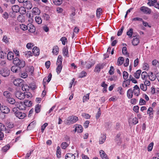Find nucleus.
<instances>
[{
	"instance_id": "obj_1",
	"label": "nucleus",
	"mask_w": 159,
	"mask_h": 159,
	"mask_svg": "<svg viewBox=\"0 0 159 159\" xmlns=\"http://www.w3.org/2000/svg\"><path fill=\"white\" fill-rule=\"evenodd\" d=\"M13 62V64L20 68H23L25 66V62L23 60L20 59L18 57L14 58Z\"/></svg>"
},
{
	"instance_id": "obj_2",
	"label": "nucleus",
	"mask_w": 159,
	"mask_h": 159,
	"mask_svg": "<svg viewBox=\"0 0 159 159\" xmlns=\"http://www.w3.org/2000/svg\"><path fill=\"white\" fill-rule=\"evenodd\" d=\"M78 120V117L75 116H71L67 117L65 121V123L67 125H70L75 123Z\"/></svg>"
},
{
	"instance_id": "obj_3",
	"label": "nucleus",
	"mask_w": 159,
	"mask_h": 159,
	"mask_svg": "<svg viewBox=\"0 0 159 159\" xmlns=\"http://www.w3.org/2000/svg\"><path fill=\"white\" fill-rule=\"evenodd\" d=\"M13 111L16 116L20 119H22L25 117L26 114L24 113L17 110V108L14 107L13 109Z\"/></svg>"
},
{
	"instance_id": "obj_4",
	"label": "nucleus",
	"mask_w": 159,
	"mask_h": 159,
	"mask_svg": "<svg viewBox=\"0 0 159 159\" xmlns=\"http://www.w3.org/2000/svg\"><path fill=\"white\" fill-rule=\"evenodd\" d=\"M16 97L20 100H22L25 98V94L20 91L16 90L15 92Z\"/></svg>"
},
{
	"instance_id": "obj_5",
	"label": "nucleus",
	"mask_w": 159,
	"mask_h": 159,
	"mask_svg": "<svg viewBox=\"0 0 159 159\" xmlns=\"http://www.w3.org/2000/svg\"><path fill=\"white\" fill-rule=\"evenodd\" d=\"M140 10L143 13L146 14H150L151 12V10L148 7L142 6L140 8Z\"/></svg>"
},
{
	"instance_id": "obj_6",
	"label": "nucleus",
	"mask_w": 159,
	"mask_h": 159,
	"mask_svg": "<svg viewBox=\"0 0 159 159\" xmlns=\"http://www.w3.org/2000/svg\"><path fill=\"white\" fill-rule=\"evenodd\" d=\"M15 105L16 107V108H17L21 110H25V109L26 106L25 101L24 102H16V103Z\"/></svg>"
},
{
	"instance_id": "obj_7",
	"label": "nucleus",
	"mask_w": 159,
	"mask_h": 159,
	"mask_svg": "<svg viewBox=\"0 0 159 159\" xmlns=\"http://www.w3.org/2000/svg\"><path fill=\"white\" fill-rule=\"evenodd\" d=\"M0 74L4 77L8 76L10 75V71L8 69H2L0 71Z\"/></svg>"
},
{
	"instance_id": "obj_8",
	"label": "nucleus",
	"mask_w": 159,
	"mask_h": 159,
	"mask_svg": "<svg viewBox=\"0 0 159 159\" xmlns=\"http://www.w3.org/2000/svg\"><path fill=\"white\" fill-rule=\"evenodd\" d=\"M23 5L25 8L28 10L31 9L32 7V3L30 1L28 0L25 1Z\"/></svg>"
},
{
	"instance_id": "obj_9",
	"label": "nucleus",
	"mask_w": 159,
	"mask_h": 159,
	"mask_svg": "<svg viewBox=\"0 0 159 159\" xmlns=\"http://www.w3.org/2000/svg\"><path fill=\"white\" fill-rule=\"evenodd\" d=\"M23 80L20 79H17L15 80L13 83L14 85L17 86H20L22 85V82Z\"/></svg>"
},
{
	"instance_id": "obj_10",
	"label": "nucleus",
	"mask_w": 159,
	"mask_h": 159,
	"mask_svg": "<svg viewBox=\"0 0 159 159\" xmlns=\"http://www.w3.org/2000/svg\"><path fill=\"white\" fill-rule=\"evenodd\" d=\"M10 130L7 129L4 125L0 122V131H5L6 133H9L10 132Z\"/></svg>"
},
{
	"instance_id": "obj_11",
	"label": "nucleus",
	"mask_w": 159,
	"mask_h": 159,
	"mask_svg": "<svg viewBox=\"0 0 159 159\" xmlns=\"http://www.w3.org/2000/svg\"><path fill=\"white\" fill-rule=\"evenodd\" d=\"M0 109L1 112L3 113H8L10 112V109L7 106H1Z\"/></svg>"
},
{
	"instance_id": "obj_12",
	"label": "nucleus",
	"mask_w": 159,
	"mask_h": 159,
	"mask_svg": "<svg viewBox=\"0 0 159 159\" xmlns=\"http://www.w3.org/2000/svg\"><path fill=\"white\" fill-rule=\"evenodd\" d=\"M134 88L133 91V93L137 96H139L140 93V89L139 87L136 85Z\"/></svg>"
},
{
	"instance_id": "obj_13",
	"label": "nucleus",
	"mask_w": 159,
	"mask_h": 159,
	"mask_svg": "<svg viewBox=\"0 0 159 159\" xmlns=\"http://www.w3.org/2000/svg\"><path fill=\"white\" fill-rule=\"evenodd\" d=\"M132 41V43L133 45L137 46L139 43V36H135Z\"/></svg>"
},
{
	"instance_id": "obj_14",
	"label": "nucleus",
	"mask_w": 159,
	"mask_h": 159,
	"mask_svg": "<svg viewBox=\"0 0 159 159\" xmlns=\"http://www.w3.org/2000/svg\"><path fill=\"white\" fill-rule=\"evenodd\" d=\"M27 29L30 32L33 33L35 32V27L32 24H28L27 25Z\"/></svg>"
},
{
	"instance_id": "obj_15",
	"label": "nucleus",
	"mask_w": 159,
	"mask_h": 159,
	"mask_svg": "<svg viewBox=\"0 0 159 159\" xmlns=\"http://www.w3.org/2000/svg\"><path fill=\"white\" fill-rule=\"evenodd\" d=\"M103 67V65L102 64H99L96 65L95 67L94 71L95 72H99L100 70Z\"/></svg>"
},
{
	"instance_id": "obj_16",
	"label": "nucleus",
	"mask_w": 159,
	"mask_h": 159,
	"mask_svg": "<svg viewBox=\"0 0 159 159\" xmlns=\"http://www.w3.org/2000/svg\"><path fill=\"white\" fill-rule=\"evenodd\" d=\"M20 68L17 66L15 65L11 67V70L13 72L17 73L20 71Z\"/></svg>"
},
{
	"instance_id": "obj_17",
	"label": "nucleus",
	"mask_w": 159,
	"mask_h": 159,
	"mask_svg": "<svg viewBox=\"0 0 159 159\" xmlns=\"http://www.w3.org/2000/svg\"><path fill=\"white\" fill-rule=\"evenodd\" d=\"M32 11L33 14L34 15H39L40 13V10L36 7L33 8L32 9Z\"/></svg>"
},
{
	"instance_id": "obj_18",
	"label": "nucleus",
	"mask_w": 159,
	"mask_h": 159,
	"mask_svg": "<svg viewBox=\"0 0 159 159\" xmlns=\"http://www.w3.org/2000/svg\"><path fill=\"white\" fill-rule=\"evenodd\" d=\"M33 53L35 56H38L39 54V50L37 47H34L32 50Z\"/></svg>"
},
{
	"instance_id": "obj_19",
	"label": "nucleus",
	"mask_w": 159,
	"mask_h": 159,
	"mask_svg": "<svg viewBox=\"0 0 159 159\" xmlns=\"http://www.w3.org/2000/svg\"><path fill=\"white\" fill-rule=\"evenodd\" d=\"M62 54L63 56L65 58L69 57L68 50L67 48L64 47L62 49Z\"/></svg>"
},
{
	"instance_id": "obj_20",
	"label": "nucleus",
	"mask_w": 159,
	"mask_h": 159,
	"mask_svg": "<svg viewBox=\"0 0 159 159\" xmlns=\"http://www.w3.org/2000/svg\"><path fill=\"white\" fill-rule=\"evenodd\" d=\"M59 48L57 46H54L52 48V52L53 54L57 55L59 52Z\"/></svg>"
},
{
	"instance_id": "obj_21",
	"label": "nucleus",
	"mask_w": 159,
	"mask_h": 159,
	"mask_svg": "<svg viewBox=\"0 0 159 159\" xmlns=\"http://www.w3.org/2000/svg\"><path fill=\"white\" fill-rule=\"evenodd\" d=\"M99 153L102 159H109L107 154L103 150H101L99 152Z\"/></svg>"
},
{
	"instance_id": "obj_22",
	"label": "nucleus",
	"mask_w": 159,
	"mask_h": 159,
	"mask_svg": "<svg viewBox=\"0 0 159 159\" xmlns=\"http://www.w3.org/2000/svg\"><path fill=\"white\" fill-rule=\"evenodd\" d=\"M106 139V136L105 134L101 135L99 139V143L100 144L103 143Z\"/></svg>"
},
{
	"instance_id": "obj_23",
	"label": "nucleus",
	"mask_w": 159,
	"mask_h": 159,
	"mask_svg": "<svg viewBox=\"0 0 159 159\" xmlns=\"http://www.w3.org/2000/svg\"><path fill=\"white\" fill-rule=\"evenodd\" d=\"M66 159H75V156L71 153H67L65 156Z\"/></svg>"
},
{
	"instance_id": "obj_24",
	"label": "nucleus",
	"mask_w": 159,
	"mask_h": 159,
	"mask_svg": "<svg viewBox=\"0 0 159 159\" xmlns=\"http://www.w3.org/2000/svg\"><path fill=\"white\" fill-rule=\"evenodd\" d=\"M14 53L11 52H9L7 54V58L9 60H14Z\"/></svg>"
},
{
	"instance_id": "obj_25",
	"label": "nucleus",
	"mask_w": 159,
	"mask_h": 159,
	"mask_svg": "<svg viewBox=\"0 0 159 159\" xmlns=\"http://www.w3.org/2000/svg\"><path fill=\"white\" fill-rule=\"evenodd\" d=\"M153 108L152 107H150L148 108L147 111V113L149 115V117L151 118H152L153 117Z\"/></svg>"
},
{
	"instance_id": "obj_26",
	"label": "nucleus",
	"mask_w": 159,
	"mask_h": 159,
	"mask_svg": "<svg viewBox=\"0 0 159 159\" xmlns=\"http://www.w3.org/2000/svg\"><path fill=\"white\" fill-rule=\"evenodd\" d=\"M25 57L29 58L33 56V53L30 51H26L23 52Z\"/></svg>"
},
{
	"instance_id": "obj_27",
	"label": "nucleus",
	"mask_w": 159,
	"mask_h": 159,
	"mask_svg": "<svg viewBox=\"0 0 159 159\" xmlns=\"http://www.w3.org/2000/svg\"><path fill=\"white\" fill-rule=\"evenodd\" d=\"M3 95L5 97L7 98V99L12 97L11 93L9 91H6L3 93Z\"/></svg>"
},
{
	"instance_id": "obj_28",
	"label": "nucleus",
	"mask_w": 159,
	"mask_h": 159,
	"mask_svg": "<svg viewBox=\"0 0 159 159\" xmlns=\"http://www.w3.org/2000/svg\"><path fill=\"white\" fill-rule=\"evenodd\" d=\"M148 76V73L145 71L142 72L141 74V78L143 80H146Z\"/></svg>"
},
{
	"instance_id": "obj_29",
	"label": "nucleus",
	"mask_w": 159,
	"mask_h": 159,
	"mask_svg": "<svg viewBox=\"0 0 159 159\" xmlns=\"http://www.w3.org/2000/svg\"><path fill=\"white\" fill-rule=\"evenodd\" d=\"M133 91L131 89H129L127 92V96L129 98H131L133 97Z\"/></svg>"
},
{
	"instance_id": "obj_30",
	"label": "nucleus",
	"mask_w": 159,
	"mask_h": 159,
	"mask_svg": "<svg viewBox=\"0 0 159 159\" xmlns=\"http://www.w3.org/2000/svg\"><path fill=\"white\" fill-rule=\"evenodd\" d=\"M19 7L17 5H14L12 7V9L13 12H19Z\"/></svg>"
},
{
	"instance_id": "obj_31",
	"label": "nucleus",
	"mask_w": 159,
	"mask_h": 159,
	"mask_svg": "<svg viewBox=\"0 0 159 159\" xmlns=\"http://www.w3.org/2000/svg\"><path fill=\"white\" fill-rule=\"evenodd\" d=\"M62 58L61 55H59L57 61V65H62Z\"/></svg>"
},
{
	"instance_id": "obj_32",
	"label": "nucleus",
	"mask_w": 159,
	"mask_h": 159,
	"mask_svg": "<svg viewBox=\"0 0 159 159\" xmlns=\"http://www.w3.org/2000/svg\"><path fill=\"white\" fill-rule=\"evenodd\" d=\"M75 131H77L78 133H81L83 130L82 127L81 125H78V126L75 127Z\"/></svg>"
},
{
	"instance_id": "obj_33",
	"label": "nucleus",
	"mask_w": 159,
	"mask_h": 159,
	"mask_svg": "<svg viewBox=\"0 0 159 159\" xmlns=\"http://www.w3.org/2000/svg\"><path fill=\"white\" fill-rule=\"evenodd\" d=\"M124 61V58L122 57H120L118 59L117 64L118 66L121 65L123 63Z\"/></svg>"
},
{
	"instance_id": "obj_34",
	"label": "nucleus",
	"mask_w": 159,
	"mask_h": 159,
	"mask_svg": "<svg viewBox=\"0 0 159 159\" xmlns=\"http://www.w3.org/2000/svg\"><path fill=\"white\" fill-rule=\"evenodd\" d=\"M35 19V20L37 24H40L42 23V20L41 17L39 16H36Z\"/></svg>"
},
{
	"instance_id": "obj_35",
	"label": "nucleus",
	"mask_w": 159,
	"mask_h": 159,
	"mask_svg": "<svg viewBox=\"0 0 159 159\" xmlns=\"http://www.w3.org/2000/svg\"><path fill=\"white\" fill-rule=\"evenodd\" d=\"M34 68L33 66L28 67L26 69L27 71L30 72L31 74L33 73L34 71Z\"/></svg>"
},
{
	"instance_id": "obj_36",
	"label": "nucleus",
	"mask_w": 159,
	"mask_h": 159,
	"mask_svg": "<svg viewBox=\"0 0 159 159\" xmlns=\"http://www.w3.org/2000/svg\"><path fill=\"white\" fill-rule=\"evenodd\" d=\"M141 72V70H137L134 73V77L136 79H139V78Z\"/></svg>"
},
{
	"instance_id": "obj_37",
	"label": "nucleus",
	"mask_w": 159,
	"mask_h": 159,
	"mask_svg": "<svg viewBox=\"0 0 159 159\" xmlns=\"http://www.w3.org/2000/svg\"><path fill=\"white\" fill-rule=\"evenodd\" d=\"M130 82L128 80H125L123 82L122 85L124 88L128 87L129 85Z\"/></svg>"
},
{
	"instance_id": "obj_38",
	"label": "nucleus",
	"mask_w": 159,
	"mask_h": 159,
	"mask_svg": "<svg viewBox=\"0 0 159 159\" xmlns=\"http://www.w3.org/2000/svg\"><path fill=\"white\" fill-rule=\"evenodd\" d=\"M20 10H19V12L21 14H24L25 13L26 11L25 8L23 7H21L19 8Z\"/></svg>"
},
{
	"instance_id": "obj_39",
	"label": "nucleus",
	"mask_w": 159,
	"mask_h": 159,
	"mask_svg": "<svg viewBox=\"0 0 159 159\" xmlns=\"http://www.w3.org/2000/svg\"><path fill=\"white\" fill-rule=\"evenodd\" d=\"M89 93L87 94L84 96L83 98V102L87 101L89 99Z\"/></svg>"
},
{
	"instance_id": "obj_40",
	"label": "nucleus",
	"mask_w": 159,
	"mask_h": 159,
	"mask_svg": "<svg viewBox=\"0 0 159 159\" xmlns=\"http://www.w3.org/2000/svg\"><path fill=\"white\" fill-rule=\"evenodd\" d=\"M148 76L149 79L151 81H154L156 79V76L152 72H151L150 74L148 75Z\"/></svg>"
},
{
	"instance_id": "obj_41",
	"label": "nucleus",
	"mask_w": 159,
	"mask_h": 159,
	"mask_svg": "<svg viewBox=\"0 0 159 159\" xmlns=\"http://www.w3.org/2000/svg\"><path fill=\"white\" fill-rule=\"evenodd\" d=\"M53 1L55 5H60L62 3L63 0H53Z\"/></svg>"
},
{
	"instance_id": "obj_42",
	"label": "nucleus",
	"mask_w": 159,
	"mask_h": 159,
	"mask_svg": "<svg viewBox=\"0 0 159 159\" xmlns=\"http://www.w3.org/2000/svg\"><path fill=\"white\" fill-rule=\"evenodd\" d=\"M57 65V66L56 68V71L57 74H58L61 72L62 70V65Z\"/></svg>"
},
{
	"instance_id": "obj_43",
	"label": "nucleus",
	"mask_w": 159,
	"mask_h": 159,
	"mask_svg": "<svg viewBox=\"0 0 159 159\" xmlns=\"http://www.w3.org/2000/svg\"><path fill=\"white\" fill-rule=\"evenodd\" d=\"M123 76L124 79L125 80H127V78L129 76V74L127 72L124 71L123 73Z\"/></svg>"
},
{
	"instance_id": "obj_44",
	"label": "nucleus",
	"mask_w": 159,
	"mask_h": 159,
	"mask_svg": "<svg viewBox=\"0 0 159 159\" xmlns=\"http://www.w3.org/2000/svg\"><path fill=\"white\" fill-rule=\"evenodd\" d=\"M102 11V9L101 8H98L97 9L96 11V16L98 18H99L101 13Z\"/></svg>"
},
{
	"instance_id": "obj_45",
	"label": "nucleus",
	"mask_w": 159,
	"mask_h": 159,
	"mask_svg": "<svg viewBox=\"0 0 159 159\" xmlns=\"http://www.w3.org/2000/svg\"><path fill=\"white\" fill-rule=\"evenodd\" d=\"M7 100L11 104H15V103H16V101L15 100L12 98V97H11L10 98L7 99Z\"/></svg>"
},
{
	"instance_id": "obj_46",
	"label": "nucleus",
	"mask_w": 159,
	"mask_h": 159,
	"mask_svg": "<svg viewBox=\"0 0 159 159\" xmlns=\"http://www.w3.org/2000/svg\"><path fill=\"white\" fill-rule=\"evenodd\" d=\"M133 33V29L132 28L130 29L127 32V34L129 36V37H132Z\"/></svg>"
},
{
	"instance_id": "obj_47",
	"label": "nucleus",
	"mask_w": 159,
	"mask_h": 159,
	"mask_svg": "<svg viewBox=\"0 0 159 159\" xmlns=\"http://www.w3.org/2000/svg\"><path fill=\"white\" fill-rule=\"evenodd\" d=\"M140 88L141 90L143 91H146L147 89L146 86L143 84H141L140 85Z\"/></svg>"
},
{
	"instance_id": "obj_48",
	"label": "nucleus",
	"mask_w": 159,
	"mask_h": 159,
	"mask_svg": "<svg viewBox=\"0 0 159 159\" xmlns=\"http://www.w3.org/2000/svg\"><path fill=\"white\" fill-rule=\"evenodd\" d=\"M57 157L58 158H60L61 156V153L60 150V148L59 146H58L57 147Z\"/></svg>"
},
{
	"instance_id": "obj_49",
	"label": "nucleus",
	"mask_w": 159,
	"mask_h": 159,
	"mask_svg": "<svg viewBox=\"0 0 159 159\" xmlns=\"http://www.w3.org/2000/svg\"><path fill=\"white\" fill-rule=\"evenodd\" d=\"M68 146V143L66 142H63L61 145V147L63 149H65Z\"/></svg>"
},
{
	"instance_id": "obj_50",
	"label": "nucleus",
	"mask_w": 159,
	"mask_h": 159,
	"mask_svg": "<svg viewBox=\"0 0 159 159\" xmlns=\"http://www.w3.org/2000/svg\"><path fill=\"white\" fill-rule=\"evenodd\" d=\"M20 29L23 30H25L28 29L27 26L23 24H20Z\"/></svg>"
},
{
	"instance_id": "obj_51",
	"label": "nucleus",
	"mask_w": 159,
	"mask_h": 159,
	"mask_svg": "<svg viewBox=\"0 0 159 159\" xmlns=\"http://www.w3.org/2000/svg\"><path fill=\"white\" fill-rule=\"evenodd\" d=\"M153 144V142H152L149 144L148 147V151L150 152L152 150Z\"/></svg>"
},
{
	"instance_id": "obj_52",
	"label": "nucleus",
	"mask_w": 159,
	"mask_h": 159,
	"mask_svg": "<svg viewBox=\"0 0 159 159\" xmlns=\"http://www.w3.org/2000/svg\"><path fill=\"white\" fill-rule=\"evenodd\" d=\"M9 39L8 38L7 36L6 35H4L3 37L2 40L4 42L6 43H7L9 42Z\"/></svg>"
},
{
	"instance_id": "obj_53",
	"label": "nucleus",
	"mask_w": 159,
	"mask_h": 159,
	"mask_svg": "<svg viewBox=\"0 0 159 159\" xmlns=\"http://www.w3.org/2000/svg\"><path fill=\"white\" fill-rule=\"evenodd\" d=\"M17 20L21 22L24 21L25 19L24 16H19L17 17Z\"/></svg>"
},
{
	"instance_id": "obj_54",
	"label": "nucleus",
	"mask_w": 159,
	"mask_h": 159,
	"mask_svg": "<svg viewBox=\"0 0 159 159\" xmlns=\"http://www.w3.org/2000/svg\"><path fill=\"white\" fill-rule=\"evenodd\" d=\"M34 46V44L33 43H27L26 45L27 48L29 49H31L32 47Z\"/></svg>"
},
{
	"instance_id": "obj_55",
	"label": "nucleus",
	"mask_w": 159,
	"mask_h": 159,
	"mask_svg": "<svg viewBox=\"0 0 159 159\" xmlns=\"http://www.w3.org/2000/svg\"><path fill=\"white\" fill-rule=\"evenodd\" d=\"M86 63H87L86 67L88 69H89L94 64V63H93L91 62H89L88 61L87 62H86Z\"/></svg>"
},
{
	"instance_id": "obj_56",
	"label": "nucleus",
	"mask_w": 159,
	"mask_h": 159,
	"mask_svg": "<svg viewBox=\"0 0 159 159\" xmlns=\"http://www.w3.org/2000/svg\"><path fill=\"white\" fill-rule=\"evenodd\" d=\"M60 40L61 41L63 45H65L66 42L67 41L66 38L65 37H63L61 38Z\"/></svg>"
},
{
	"instance_id": "obj_57",
	"label": "nucleus",
	"mask_w": 159,
	"mask_h": 159,
	"mask_svg": "<svg viewBox=\"0 0 159 159\" xmlns=\"http://www.w3.org/2000/svg\"><path fill=\"white\" fill-rule=\"evenodd\" d=\"M25 102L26 106L30 107L31 106L32 102L28 100H25Z\"/></svg>"
},
{
	"instance_id": "obj_58",
	"label": "nucleus",
	"mask_w": 159,
	"mask_h": 159,
	"mask_svg": "<svg viewBox=\"0 0 159 159\" xmlns=\"http://www.w3.org/2000/svg\"><path fill=\"white\" fill-rule=\"evenodd\" d=\"M132 123L134 125H136L138 123V120L137 118H133L132 120Z\"/></svg>"
},
{
	"instance_id": "obj_59",
	"label": "nucleus",
	"mask_w": 159,
	"mask_h": 159,
	"mask_svg": "<svg viewBox=\"0 0 159 159\" xmlns=\"http://www.w3.org/2000/svg\"><path fill=\"white\" fill-rule=\"evenodd\" d=\"M114 67L111 66L110 67V69L109 71V73L110 75H112L114 74Z\"/></svg>"
},
{
	"instance_id": "obj_60",
	"label": "nucleus",
	"mask_w": 159,
	"mask_h": 159,
	"mask_svg": "<svg viewBox=\"0 0 159 159\" xmlns=\"http://www.w3.org/2000/svg\"><path fill=\"white\" fill-rule=\"evenodd\" d=\"M40 106L39 105L37 104L36 105L35 107V111L36 113H38L40 112Z\"/></svg>"
},
{
	"instance_id": "obj_61",
	"label": "nucleus",
	"mask_w": 159,
	"mask_h": 159,
	"mask_svg": "<svg viewBox=\"0 0 159 159\" xmlns=\"http://www.w3.org/2000/svg\"><path fill=\"white\" fill-rule=\"evenodd\" d=\"M156 2L154 1H153L152 0H148V2L147 3L148 5L149 6H154V3Z\"/></svg>"
},
{
	"instance_id": "obj_62",
	"label": "nucleus",
	"mask_w": 159,
	"mask_h": 159,
	"mask_svg": "<svg viewBox=\"0 0 159 159\" xmlns=\"http://www.w3.org/2000/svg\"><path fill=\"white\" fill-rule=\"evenodd\" d=\"M9 148V146L8 145L5 146L2 148V151L3 152H6Z\"/></svg>"
},
{
	"instance_id": "obj_63",
	"label": "nucleus",
	"mask_w": 159,
	"mask_h": 159,
	"mask_svg": "<svg viewBox=\"0 0 159 159\" xmlns=\"http://www.w3.org/2000/svg\"><path fill=\"white\" fill-rule=\"evenodd\" d=\"M146 102L143 98H141L139 100V104L140 105H143L145 104Z\"/></svg>"
},
{
	"instance_id": "obj_64",
	"label": "nucleus",
	"mask_w": 159,
	"mask_h": 159,
	"mask_svg": "<svg viewBox=\"0 0 159 159\" xmlns=\"http://www.w3.org/2000/svg\"><path fill=\"white\" fill-rule=\"evenodd\" d=\"M86 75V73L85 71H82L80 73V75H79L80 78H83L84 77H85Z\"/></svg>"
}]
</instances>
